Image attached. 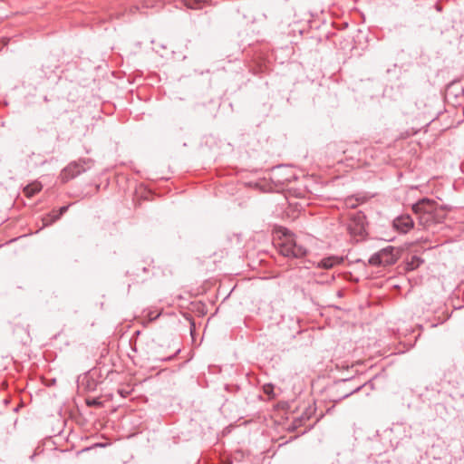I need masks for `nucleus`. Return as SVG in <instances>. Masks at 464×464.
<instances>
[{"label":"nucleus","instance_id":"1","mask_svg":"<svg viewBox=\"0 0 464 464\" xmlns=\"http://www.w3.org/2000/svg\"><path fill=\"white\" fill-rule=\"evenodd\" d=\"M272 243L282 256L288 258H301L308 252L301 238L284 227H274Z\"/></svg>","mask_w":464,"mask_h":464},{"label":"nucleus","instance_id":"2","mask_svg":"<svg viewBox=\"0 0 464 464\" xmlns=\"http://www.w3.org/2000/svg\"><path fill=\"white\" fill-rule=\"evenodd\" d=\"M412 210L418 216L420 223L424 227L439 223L442 219L439 204L428 198H423L413 204Z\"/></svg>","mask_w":464,"mask_h":464},{"label":"nucleus","instance_id":"3","mask_svg":"<svg viewBox=\"0 0 464 464\" xmlns=\"http://www.w3.org/2000/svg\"><path fill=\"white\" fill-rule=\"evenodd\" d=\"M92 166L91 159H79L76 161H72L61 171L60 179L63 183H66L91 169Z\"/></svg>","mask_w":464,"mask_h":464},{"label":"nucleus","instance_id":"4","mask_svg":"<svg viewBox=\"0 0 464 464\" xmlns=\"http://www.w3.org/2000/svg\"><path fill=\"white\" fill-rule=\"evenodd\" d=\"M397 261L396 249L394 246H389L381 249L379 252L372 255L369 263L372 266H391Z\"/></svg>","mask_w":464,"mask_h":464},{"label":"nucleus","instance_id":"5","mask_svg":"<svg viewBox=\"0 0 464 464\" xmlns=\"http://www.w3.org/2000/svg\"><path fill=\"white\" fill-rule=\"evenodd\" d=\"M295 175L292 170L285 166H276L270 170L268 179L276 186H284L289 183Z\"/></svg>","mask_w":464,"mask_h":464},{"label":"nucleus","instance_id":"6","mask_svg":"<svg viewBox=\"0 0 464 464\" xmlns=\"http://www.w3.org/2000/svg\"><path fill=\"white\" fill-rule=\"evenodd\" d=\"M393 228L401 234L408 233L414 226V222L410 215H401L394 218Z\"/></svg>","mask_w":464,"mask_h":464},{"label":"nucleus","instance_id":"7","mask_svg":"<svg viewBox=\"0 0 464 464\" xmlns=\"http://www.w3.org/2000/svg\"><path fill=\"white\" fill-rule=\"evenodd\" d=\"M184 5L192 10H199L212 5V0H183Z\"/></svg>","mask_w":464,"mask_h":464},{"label":"nucleus","instance_id":"8","mask_svg":"<svg viewBox=\"0 0 464 464\" xmlns=\"http://www.w3.org/2000/svg\"><path fill=\"white\" fill-rule=\"evenodd\" d=\"M343 262V258L335 256H331L323 258L319 263L318 266L324 268V269H330L334 267L335 265H339Z\"/></svg>","mask_w":464,"mask_h":464},{"label":"nucleus","instance_id":"9","mask_svg":"<svg viewBox=\"0 0 464 464\" xmlns=\"http://www.w3.org/2000/svg\"><path fill=\"white\" fill-rule=\"evenodd\" d=\"M263 393L267 395L269 400L276 399L280 393L281 390L276 388L271 383L263 385Z\"/></svg>","mask_w":464,"mask_h":464},{"label":"nucleus","instance_id":"10","mask_svg":"<svg viewBox=\"0 0 464 464\" xmlns=\"http://www.w3.org/2000/svg\"><path fill=\"white\" fill-rule=\"evenodd\" d=\"M421 263H423V260L420 257L417 256H412L411 259L407 262V269L414 270L417 267H419Z\"/></svg>","mask_w":464,"mask_h":464},{"label":"nucleus","instance_id":"11","mask_svg":"<svg viewBox=\"0 0 464 464\" xmlns=\"http://www.w3.org/2000/svg\"><path fill=\"white\" fill-rule=\"evenodd\" d=\"M62 216L57 213V210H53L51 213L47 215L46 218H44V226L51 225L55 221L59 220Z\"/></svg>","mask_w":464,"mask_h":464},{"label":"nucleus","instance_id":"12","mask_svg":"<svg viewBox=\"0 0 464 464\" xmlns=\"http://www.w3.org/2000/svg\"><path fill=\"white\" fill-rule=\"evenodd\" d=\"M24 191L27 197H33L34 194L40 191V188L38 186L28 185L24 188Z\"/></svg>","mask_w":464,"mask_h":464},{"label":"nucleus","instance_id":"13","mask_svg":"<svg viewBox=\"0 0 464 464\" xmlns=\"http://www.w3.org/2000/svg\"><path fill=\"white\" fill-rule=\"evenodd\" d=\"M370 386L371 389H372V384L371 382H365L362 385H359L357 386L356 388H354L353 390H352L350 392L346 393L345 395H343V398H347L349 397L351 394H353V393H356L358 392L359 391H361L362 389L367 387V386Z\"/></svg>","mask_w":464,"mask_h":464},{"label":"nucleus","instance_id":"14","mask_svg":"<svg viewBox=\"0 0 464 464\" xmlns=\"http://www.w3.org/2000/svg\"><path fill=\"white\" fill-rule=\"evenodd\" d=\"M160 315V313H154V312H150L148 316H149V319L150 321H154L156 320L159 316Z\"/></svg>","mask_w":464,"mask_h":464},{"label":"nucleus","instance_id":"15","mask_svg":"<svg viewBox=\"0 0 464 464\" xmlns=\"http://www.w3.org/2000/svg\"><path fill=\"white\" fill-rule=\"evenodd\" d=\"M69 208V206H63L61 207L58 210H57V213L60 215V216H63V214H65L67 212Z\"/></svg>","mask_w":464,"mask_h":464},{"label":"nucleus","instance_id":"16","mask_svg":"<svg viewBox=\"0 0 464 464\" xmlns=\"http://www.w3.org/2000/svg\"><path fill=\"white\" fill-rule=\"evenodd\" d=\"M225 390L227 391V392H236L238 390V387L237 386H234V385H225Z\"/></svg>","mask_w":464,"mask_h":464},{"label":"nucleus","instance_id":"17","mask_svg":"<svg viewBox=\"0 0 464 464\" xmlns=\"http://www.w3.org/2000/svg\"><path fill=\"white\" fill-rule=\"evenodd\" d=\"M118 392L121 394V397H126L128 395V392H125L123 390H119Z\"/></svg>","mask_w":464,"mask_h":464},{"label":"nucleus","instance_id":"18","mask_svg":"<svg viewBox=\"0 0 464 464\" xmlns=\"http://www.w3.org/2000/svg\"><path fill=\"white\" fill-rule=\"evenodd\" d=\"M172 358H173V356H169V357L165 358L164 361H170V360H172Z\"/></svg>","mask_w":464,"mask_h":464}]
</instances>
